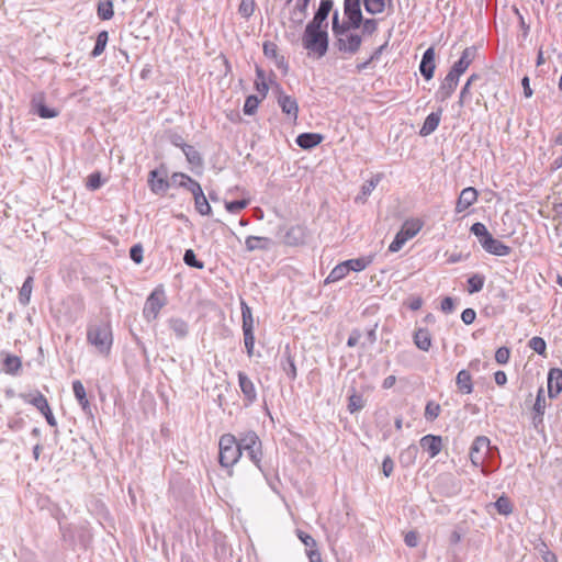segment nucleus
Here are the masks:
<instances>
[{
  "label": "nucleus",
  "mask_w": 562,
  "mask_h": 562,
  "mask_svg": "<svg viewBox=\"0 0 562 562\" xmlns=\"http://www.w3.org/2000/svg\"><path fill=\"white\" fill-rule=\"evenodd\" d=\"M435 68V49L429 47L423 55L419 70L425 79L430 80L434 77Z\"/></svg>",
  "instance_id": "16"
},
{
  "label": "nucleus",
  "mask_w": 562,
  "mask_h": 562,
  "mask_svg": "<svg viewBox=\"0 0 562 562\" xmlns=\"http://www.w3.org/2000/svg\"><path fill=\"white\" fill-rule=\"evenodd\" d=\"M114 12H113V4H112V1L110 0H106V1H100L99 4H98V15L102 19V20H109L113 16Z\"/></svg>",
  "instance_id": "41"
},
{
  "label": "nucleus",
  "mask_w": 562,
  "mask_h": 562,
  "mask_svg": "<svg viewBox=\"0 0 562 562\" xmlns=\"http://www.w3.org/2000/svg\"><path fill=\"white\" fill-rule=\"evenodd\" d=\"M380 181L379 176L375 178H371L370 180L366 181L363 186L361 187V192L357 196V201L366 202L367 198L371 194V192L375 189Z\"/></svg>",
  "instance_id": "37"
},
{
  "label": "nucleus",
  "mask_w": 562,
  "mask_h": 562,
  "mask_svg": "<svg viewBox=\"0 0 562 562\" xmlns=\"http://www.w3.org/2000/svg\"><path fill=\"white\" fill-rule=\"evenodd\" d=\"M244 341L248 357H252L255 347L254 333H244Z\"/></svg>",
  "instance_id": "59"
},
{
  "label": "nucleus",
  "mask_w": 562,
  "mask_h": 562,
  "mask_svg": "<svg viewBox=\"0 0 562 562\" xmlns=\"http://www.w3.org/2000/svg\"><path fill=\"white\" fill-rule=\"evenodd\" d=\"M238 382L244 396L252 403L257 397L252 381L244 372H238Z\"/></svg>",
  "instance_id": "23"
},
{
  "label": "nucleus",
  "mask_w": 562,
  "mask_h": 562,
  "mask_svg": "<svg viewBox=\"0 0 562 562\" xmlns=\"http://www.w3.org/2000/svg\"><path fill=\"white\" fill-rule=\"evenodd\" d=\"M351 24L350 26L339 25L338 15L335 13L333 22V32L337 38L336 47L339 52L348 53L350 55L356 54L362 43L361 35L357 32Z\"/></svg>",
  "instance_id": "1"
},
{
  "label": "nucleus",
  "mask_w": 562,
  "mask_h": 562,
  "mask_svg": "<svg viewBox=\"0 0 562 562\" xmlns=\"http://www.w3.org/2000/svg\"><path fill=\"white\" fill-rule=\"evenodd\" d=\"M183 261L190 267H194L198 269L203 268V263L201 261L196 260L195 254L192 249L186 250L184 256H183Z\"/></svg>",
  "instance_id": "54"
},
{
  "label": "nucleus",
  "mask_w": 562,
  "mask_h": 562,
  "mask_svg": "<svg viewBox=\"0 0 562 562\" xmlns=\"http://www.w3.org/2000/svg\"><path fill=\"white\" fill-rule=\"evenodd\" d=\"M169 326L177 338H184L189 333L188 324L181 318H170Z\"/></svg>",
  "instance_id": "32"
},
{
  "label": "nucleus",
  "mask_w": 562,
  "mask_h": 562,
  "mask_svg": "<svg viewBox=\"0 0 562 562\" xmlns=\"http://www.w3.org/2000/svg\"><path fill=\"white\" fill-rule=\"evenodd\" d=\"M302 44L308 54L317 58L325 56L328 49V33L326 27L307 24L302 36Z\"/></svg>",
  "instance_id": "2"
},
{
  "label": "nucleus",
  "mask_w": 562,
  "mask_h": 562,
  "mask_svg": "<svg viewBox=\"0 0 562 562\" xmlns=\"http://www.w3.org/2000/svg\"><path fill=\"white\" fill-rule=\"evenodd\" d=\"M102 184V181H101V177H100V173H91L89 177H88V180H87V187L90 189V190H97L101 187Z\"/></svg>",
  "instance_id": "62"
},
{
  "label": "nucleus",
  "mask_w": 562,
  "mask_h": 562,
  "mask_svg": "<svg viewBox=\"0 0 562 562\" xmlns=\"http://www.w3.org/2000/svg\"><path fill=\"white\" fill-rule=\"evenodd\" d=\"M440 414V405L439 404H436L434 402H428L427 405H426V408H425V417L427 419H435L439 416Z\"/></svg>",
  "instance_id": "53"
},
{
  "label": "nucleus",
  "mask_w": 562,
  "mask_h": 562,
  "mask_svg": "<svg viewBox=\"0 0 562 562\" xmlns=\"http://www.w3.org/2000/svg\"><path fill=\"white\" fill-rule=\"evenodd\" d=\"M166 295L162 288L155 289L147 297L143 314L150 322L157 318L160 310L166 305Z\"/></svg>",
  "instance_id": "7"
},
{
  "label": "nucleus",
  "mask_w": 562,
  "mask_h": 562,
  "mask_svg": "<svg viewBox=\"0 0 562 562\" xmlns=\"http://www.w3.org/2000/svg\"><path fill=\"white\" fill-rule=\"evenodd\" d=\"M241 306V317H243V333H254V317L251 313V308L243 301L240 303Z\"/></svg>",
  "instance_id": "31"
},
{
  "label": "nucleus",
  "mask_w": 562,
  "mask_h": 562,
  "mask_svg": "<svg viewBox=\"0 0 562 562\" xmlns=\"http://www.w3.org/2000/svg\"><path fill=\"white\" fill-rule=\"evenodd\" d=\"M440 120H441V110H439L437 112L430 113L426 117V120H425V122H424V124H423V126H422V128L419 131V134L422 136L430 135L438 127V125L440 123Z\"/></svg>",
  "instance_id": "25"
},
{
  "label": "nucleus",
  "mask_w": 562,
  "mask_h": 562,
  "mask_svg": "<svg viewBox=\"0 0 562 562\" xmlns=\"http://www.w3.org/2000/svg\"><path fill=\"white\" fill-rule=\"evenodd\" d=\"M364 8L371 14L383 12L385 8L384 0H364Z\"/></svg>",
  "instance_id": "45"
},
{
  "label": "nucleus",
  "mask_w": 562,
  "mask_h": 562,
  "mask_svg": "<svg viewBox=\"0 0 562 562\" xmlns=\"http://www.w3.org/2000/svg\"><path fill=\"white\" fill-rule=\"evenodd\" d=\"M307 232L304 226L295 225L288 229L284 243L289 246H299L306 241Z\"/></svg>",
  "instance_id": "12"
},
{
  "label": "nucleus",
  "mask_w": 562,
  "mask_h": 562,
  "mask_svg": "<svg viewBox=\"0 0 562 562\" xmlns=\"http://www.w3.org/2000/svg\"><path fill=\"white\" fill-rule=\"evenodd\" d=\"M106 43H108V32L102 31L99 33V35L97 37V42H95V45H94V48H93L91 55L93 57L100 56L104 52Z\"/></svg>",
  "instance_id": "42"
},
{
  "label": "nucleus",
  "mask_w": 562,
  "mask_h": 562,
  "mask_svg": "<svg viewBox=\"0 0 562 562\" xmlns=\"http://www.w3.org/2000/svg\"><path fill=\"white\" fill-rule=\"evenodd\" d=\"M72 391L75 397L77 398L81 407L86 411L89 407V401L87 398L86 390L81 381L76 380L72 382Z\"/></svg>",
  "instance_id": "33"
},
{
  "label": "nucleus",
  "mask_w": 562,
  "mask_h": 562,
  "mask_svg": "<svg viewBox=\"0 0 562 562\" xmlns=\"http://www.w3.org/2000/svg\"><path fill=\"white\" fill-rule=\"evenodd\" d=\"M170 183L171 186L186 188L191 193L195 190L193 186H200L195 180L181 172L173 173L170 178Z\"/></svg>",
  "instance_id": "26"
},
{
  "label": "nucleus",
  "mask_w": 562,
  "mask_h": 562,
  "mask_svg": "<svg viewBox=\"0 0 562 562\" xmlns=\"http://www.w3.org/2000/svg\"><path fill=\"white\" fill-rule=\"evenodd\" d=\"M247 205H248L247 200H238V201L227 202L225 204V207L229 213H238L239 211L245 209Z\"/></svg>",
  "instance_id": "55"
},
{
  "label": "nucleus",
  "mask_w": 562,
  "mask_h": 562,
  "mask_svg": "<svg viewBox=\"0 0 562 562\" xmlns=\"http://www.w3.org/2000/svg\"><path fill=\"white\" fill-rule=\"evenodd\" d=\"M237 445L239 447L240 453L243 454L245 451L251 462H254L260 469L262 451L261 441L257 434L254 431L240 434L239 439H237Z\"/></svg>",
  "instance_id": "5"
},
{
  "label": "nucleus",
  "mask_w": 562,
  "mask_h": 562,
  "mask_svg": "<svg viewBox=\"0 0 562 562\" xmlns=\"http://www.w3.org/2000/svg\"><path fill=\"white\" fill-rule=\"evenodd\" d=\"M364 407V400L362 395L352 392L349 396L348 409L351 414L359 412Z\"/></svg>",
  "instance_id": "40"
},
{
  "label": "nucleus",
  "mask_w": 562,
  "mask_h": 562,
  "mask_svg": "<svg viewBox=\"0 0 562 562\" xmlns=\"http://www.w3.org/2000/svg\"><path fill=\"white\" fill-rule=\"evenodd\" d=\"M460 75L450 69L445 77L437 95L443 101L451 97L459 82Z\"/></svg>",
  "instance_id": "10"
},
{
  "label": "nucleus",
  "mask_w": 562,
  "mask_h": 562,
  "mask_svg": "<svg viewBox=\"0 0 562 562\" xmlns=\"http://www.w3.org/2000/svg\"><path fill=\"white\" fill-rule=\"evenodd\" d=\"M344 262L347 266L349 272L350 271L359 272V271L364 270L370 265L371 259L356 258V259L346 260Z\"/></svg>",
  "instance_id": "38"
},
{
  "label": "nucleus",
  "mask_w": 562,
  "mask_h": 562,
  "mask_svg": "<svg viewBox=\"0 0 562 562\" xmlns=\"http://www.w3.org/2000/svg\"><path fill=\"white\" fill-rule=\"evenodd\" d=\"M468 283H469V292L471 294L479 292L483 289L484 277H482L480 274H474L471 278H469Z\"/></svg>",
  "instance_id": "47"
},
{
  "label": "nucleus",
  "mask_w": 562,
  "mask_h": 562,
  "mask_svg": "<svg viewBox=\"0 0 562 562\" xmlns=\"http://www.w3.org/2000/svg\"><path fill=\"white\" fill-rule=\"evenodd\" d=\"M259 104V99L256 95H249L244 104V113L248 115H252Z\"/></svg>",
  "instance_id": "50"
},
{
  "label": "nucleus",
  "mask_w": 562,
  "mask_h": 562,
  "mask_svg": "<svg viewBox=\"0 0 562 562\" xmlns=\"http://www.w3.org/2000/svg\"><path fill=\"white\" fill-rule=\"evenodd\" d=\"M323 140V136L316 133H303L297 136L296 143L301 148L310 149L317 146Z\"/></svg>",
  "instance_id": "27"
},
{
  "label": "nucleus",
  "mask_w": 562,
  "mask_h": 562,
  "mask_svg": "<svg viewBox=\"0 0 562 562\" xmlns=\"http://www.w3.org/2000/svg\"><path fill=\"white\" fill-rule=\"evenodd\" d=\"M376 31V21L373 19H368L362 23V33L363 34H372Z\"/></svg>",
  "instance_id": "64"
},
{
  "label": "nucleus",
  "mask_w": 562,
  "mask_h": 562,
  "mask_svg": "<svg viewBox=\"0 0 562 562\" xmlns=\"http://www.w3.org/2000/svg\"><path fill=\"white\" fill-rule=\"evenodd\" d=\"M278 103L281 106L283 113L291 116L294 121L297 119L299 105L294 98L280 93Z\"/></svg>",
  "instance_id": "20"
},
{
  "label": "nucleus",
  "mask_w": 562,
  "mask_h": 562,
  "mask_svg": "<svg viewBox=\"0 0 562 562\" xmlns=\"http://www.w3.org/2000/svg\"><path fill=\"white\" fill-rule=\"evenodd\" d=\"M345 13L349 20V23L355 29H359L362 22L360 0H345Z\"/></svg>",
  "instance_id": "11"
},
{
  "label": "nucleus",
  "mask_w": 562,
  "mask_h": 562,
  "mask_svg": "<svg viewBox=\"0 0 562 562\" xmlns=\"http://www.w3.org/2000/svg\"><path fill=\"white\" fill-rule=\"evenodd\" d=\"M282 368L290 379L294 380L296 378V367L290 355H286L285 362L282 364Z\"/></svg>",
  "instance_id": "52"
},
{
  "label": "nucleus",
  "mask_w": 562,
  "mask_h": 562,
  "mask_svg": "<svg viewBox=\"0 0 562 562\" xmlns=\"http://www.w3.org/2000/svg\"><path fill=\"white\" fill-rule=\"evenodd\" d=\"M32 290H33V278L27 277L19 292V301L22 305H27L30 303Z\"/></svg>",
  "instance_id": "35"
},
{
  "label": "nucleus",
  "mask_w": 562,
  "mask_h": 562,
  "mask_svg": "<svg viewBox=\"0 0 562 562\" xmlns=\"http://www.w3.org/2000/svg\"><path fill=\"white\" fill-rule=\"evenodd\" d=\"M457 385H458V389L461 393L463 394H470L472 393L473 391V385H472V378H471V374L469 371L467 370H461L458 374H457Z\"/></svg>",
  "instance_id": "28"
},
{
  "label": "nucleus",
  "mask_w": 562,
  "mask_h": 562,
  "mask_svg": "<svg viewBox=\"0 0 562 562\" xmlns=\"http://www.w3.org/2000/svg\"><path fill=\"white\" fill-rule=\"evenodd\" d=\"M333 8L331 0H322L321 5L315 13L313 20L308 23L318 27H328L327 16Z\"/></svg>",
  "instance_id": "17"
},
{
  "label": "nucleus",
  "mask_w": 562,
  "mask_h": 562,
  "mask_svg": "<svg viewBox=\"0 0 562 562\" xmlns=\"http://www.w3.org/2000/svg\"><path fill=\"white\" fill-rule=\"evenodd\" d=\"M31 111L42 119H53L58 115V111L56 109L46 106L45 95L43 92H37L32 97Z\"/></svg>",
  "instance_id": "9"
},
{
  "label": "nucleus",
  "mask_w": 562,
  "mask_h": 562,
  "mask_svg": "<svg viewBox=\"0 0 562 562\" xmlns=\"http://www.w3.org/2000/svg\"><path fill=\"white\" fill-rule=\"evenodd\" d=\"M87 339L99 353L108 355L113 341L110 326L106 324L90 326Z\"/></svg>",
  "instance_id": "3"
},
{
  "label": "nucleus",
  "mask_w": 562,
  "mask_h": 562,
  "mask_svg": "<svg viewBox=\"0 0 562 562\" xmlns=\"http://www.w3.org/2000/svg\"><path fill=\"white\" fill-rule=\"evenodd\" d=\"M255 11V0H241L239 4V13L244 18H249Z\"/></svg>",
  "instance_id": "51"
},
{
  "label": "nucleus",
  "mask_w": 562,
  "mask_h": 562,
  "mask_svg": "<svg viewBox=\"0 0 562 562\" xmlns=\"http://www.w3.org/2000/svg\"><path fill=\"white\" fill-rule=\"evenodd\" d=\"M477 200V191L472 188H465L461 191L459 199L456 205V212L461 213L465 211L468 207L473 205Z\"/></svg>",
  "instance_id": "15"
},
{
  "label": "nucleus",
  "mask_w": 562,
  "mask_h": 562,
  "mask_svg": "<svg viewBox=\"0 0 562 562\" xmlns=\"http://www.w3.org/2000/svg\"><path fill=\"white\" fill-rule=\"evenodd\" d=\"M273 241L268 237L248 236L245 240V246L248 251L255 250H269Z\"/></svg>",
  "instance_id": "21"
},
{
  "label": "nucleus",
  "mask_w": 562,
  "mask_h": 562,
  "mask_svg": "<svg viewBox=\"0 0 562 562\" xmlns=\"http://www.w3.org/2000/svg\"><path fill=\"white\" fill-rule=\"evenodd\" d=\"M258 80L256 81V88L261 97L265 98L268 92V85L265 82V78L262 71L260 69L257 70Z\"/></svg>",
  "instance_id": "61"
},
{
  "label": "nucleus",
  "mask_w": 562,
  "mask_h": 562,
  "mask_svg": "<svg viewBox=\"0 0 562 562\" xmlns=\"http://www.w3.org/2000/svg\"><path fill=\"white\" fill-rule=\"evenodd\" d=\"M220 463L224 468H231L237 463L241 457L237 438L232 434H225L220 438Z\"/></svg>",
  "instance_id": "4"
},
{
  "label": "nucleus",
  "mask_w": 562,
  "mask_h": 562,
  "mask_svg": "<svg viewBox=\"0 0 562 562\" xmlns=\"http://www.w3.org/2000/svg\"><path fill=\"white\" fill-rule=\"evenodd\" d=\"M263 53L267 57L273 58L279 68L286 70V64L283 56L278 54V46L274 43L267 42L263 44Z\"/></svg>",
  "instance_id": "30"
},
{
  "label": "nucleus",
  "mask_w": 562,
  "mask_h": 562,
  "mask_svg": "<svg viewBox=\"0 0 562 562\" xmlns=\"http://www.w3.org/2000/svg\"><path fill=\"white\" fill-rule=\"evenodd\" d=\"M418 452V448L416 446H409L407 449H405L401 454L402 461H407V463H412Z\"/></svg>",
  "instance_id": "58"
},
{
  "label": "nucleus",
  "mask_w": 562,
  "mask_h": 562,
  "mask_svg": "<svg viewBox=\"0 0 562 562\" xmlns=\"http://www.w3.org/2000/svg\"><path fill=\"white\" fill-rule=\"evenodd\" d=\"M476 48L474 46L467 47L460 57V59L454 63L451 70L459 74L460 76L467 71L469 66L475 59Z\"/></svg>",
  "instance_id": "13"
},
{
  "label": "nucleus",
  "mask_w": 562,
  "mask_h": 562,
  "mask_svg": "<svg viewBox=\"0 0 562 562\" xmlns=\"http://www.w3.org/2000/svg\"><path fill=\"white\" fill-rule=\"evenodd\" d=\"M414 342L423 351H428L431 346V336L427 329L420 328L415 331Z\"/></svg>",
  "instance_id": "29"
},
{
  "label": "nucleus",
  "mask_w": 562,
  "mask_h": 562,
  "mask_svg": "<svg viewBox=\"0 0 562 562\" xmlns=\"http://www.w3.org/2000/svg\"><path fill=\"white\" fill-rule=\"evenodd\" d=\"M21 359L16 356L7 355L3 361V371L9 374H14L21 368Z\"/></svg>",
  "instance_id": "36"
},
{
  "label": "nucleus",
  "mask_w": 562,
  "mask_h": 562,
  "mask_svg": "<svg viewBox=\"0 0 562 562\" xmlns=\"http://www.w3.org/2000/svg\"><path fill=\"white\" fill-rule=\"evenodd\" d=\"M529 347L539 355H544L547 344L541 337H532L529 340Z\"/></svg>",
  "instance_id": "49"
},
{
  "label": "nucleus",
  "mask_w": 562,
  "mask_h": 562,
  "mask_svg": "<svg viewBox=\"0 0 562 562\" xmlns=\"http://www.w3.org/2000/svg\"><path fill=\"white\" fill-rule=\"evenodd\" d=\"M471 233L474 234L477 238L480 244L482 245V240H486L487 237L491 236V233L487 231L486 226L483 223H474L471 226Z\"/></svg>",
  "instance_id": "43"
},
{
  "label": "nucleus",
  "mask_w": 562,
  "mask_h": 562,
  "mask_svg": "<svg viewBox=\"0 0 562 562\" xmlns=\"http://www.w3.org/2000/svg\"><path fill=\"white\" fill-rule=\"evenodd\" d=\"M562 391V370L554 368L548 374V392L550 397L559 395Z\"/></svg>",
  "instance_id": "19"
},
{
  "label": "nucleus",
  "mask_w": 562,
  "mask_h": 562,
  "mask_svg": "<svg viewBox=\"0 0 562 562\" xmlns=\"http://www.w3.org/2000/svg\"><path fill=\"white\" fill-rule=\"evenodd\" d=\"M495 507L497 509V512L502 515H505V516H508L509 514H512L513 512V506H512V503L510 501L505 497V496H501L496 502H495Z\"/></svg>",
  "instance_id": "44"
},
{
  "label": "nucleus",
  "mask_w": 562,
  "mask_h": 562,
  "mask_svg": "<svg viewBox=\"0 0 562 562\" xmlns=\"http://www.w3.org/2000/svg\"><path fill=\"white\" fill-rule=\"evenodd\" d=\"M297 537L304 543V546L307 548V551L308 550H317L316 541L312 536H310L301 530H297Z\"/></svg>",
  "instance_id": "56"
},
{
  "label": "nucleus",
  "mask_w": 562,
  "mask_h": 562,
  "mask_svg": "<svg viewBox=\"0 0 562 562\" xmlns=\"http://www.w3.org/2000/svg\"><path fill=\"white\" fill-rule=\"evenodd\" d=\"M130 256H131V259L135 263H137V265L142 263V261H143V247L139 244L134 245L131 248V250H130Z\"/></svg>",
  "instance_id": "60"
},
{
  "label": "nucleus",
  "mask_w": 562,
  "mask_h": 562,
  "mask_svg": "<svg viewBox=\"0 0 562 562\" xmlns=\"http://www.w3.org/2000/svg\"><path fill=\"white\" fill-rule=\"evenodd\" d=\"M193 187L195 188V190L192 192V194L194 198V204H195L196 211L201 215H210L212 209L203 193L201 186H193Z\"/></svg>",
  "instance_id": "22"
},
{
  "label": "nucleus",
  "mask_w": 562,
  "mask_h": 562,
  "mask_svg": "<svg viewBox=\"0 0 562 562\" xmlns=\"http://www.w3.org/2000/svg\"><path fill=\"white\" fill-rule=\"evenodd\" d=\"M475 311L472 308H465L461 314V319L465 325H470L475 319Z\"/></svg>",
  "instance_id": "63"
},
{
  "label": "nucleus",
  "mask_w": 562,
  "mask_h": 562,
  "mask_svg": "<svg viewBox=\"0 0 562 562\" xmlns=\"http://www.w3.org/2000/svg\"><path fill=\"white\" fill-rule=\"evenodd\" d=\"M510 356V351L506 347H501L495 352V360L499 364H505L508 362Z\"/></svg>",
  "instance_id": "57"
},
{
  "label": "nucleus",
  "mask_w": 562,
  "mask_h": 562,
  "mask_svg": "<svg viewBox=\"0 0 562 562\" xmlns=\"http://www.w3.org/2000/svg\"><path fill=\"white\" fill-rule=\"evenodd\" d=\"M182 150L188 159V161L191 165L201 166L202 165V158L199 154V151L190 145H182Z\"/></svg>",
  "instance_id": "39"
},
{
  "label": "nucleus",
  "mask_w": 562,
  "mask_h": 562,
  "mask_svg": "<svg viewBox=\"0 0 562 562\" xmlns=\"http://www.w3.org/2000/svg\"><path fill=\"white\" fill-rule=\"evenodd\" d=\"M149 187L155 193H164L171 186L170 180L167 181L164 177H158L157 170H151L149 172Z\"/></svg>",
  "instance_id": "24"
},
{
  "label": "nucleus",
  "mask_w": 562,
  "mask_h": 562,
  "mask_svg": "<svg viewBox=\"0 0 562 562\" xmlns=\"http://www.w3.org/2000/svg\"><path fill=\"white\" fill-rule=\"evenodd\" d=\"M29 403L34 405L41 413L44 411H48V402L45 398V396L41 393L34 394L30 400Z\"/></svg>",
  "instance_id": "46"
},
{
  "label": "nucleus",
  "mask_w": 562,
  "mask_h": 562,
  "mask_svg": "<svg viewBox=\"0 0 562 562\" xmlns=\"http://www.w3.org/2000/svg\"><path fill=\"white\" fill-rule=\"evenodd\" d=\"M420 228L422 224L419 221H406L396 234L394 240L390 244L389 250L391 252H397L407 240L417 235Z\"/></svg>",
  "instance_id": "6"
},
{
  "label": "nucleus",
  "mask_w": 562,
  "mask_h": 562,
  "mask_svg": "<svg viewBox=\"0 0 562 562\" xmlns=\"http://www.w3.org/2000/svg\"><path fill=\"white\" fill-rule=\"evenodd\" d=\"M349 273L345 262L337 265L325 279V283H334L344 279Z\"/></svg>",
  "instance_id": "34"
},
{
  "label": "nucleus",
  "mask_w": 562,
  "mask_h": 562,
  "mask_svg": "<svg viewBox=\"0 0 562 562\" xmlns=\"http://www.w3.org/2000/svg\"><path fill=\"white\" fill-rule=\"evenodd\" d=\"M487 252L495 256H507L510 252V248L503 244L501 240L495 239L492 235L486 240H482L481 245Z\"/></svg>",
  "instance_id": "18"
},
{
  "label": "nucleus",
  "mask_w": 562,
  "mask_h": 562,
  "mask_svg": "<svg viewBox=\"0 0 562 562\" xmlns=\"http://www.w3.org/2000/svg\"><path fill=\"white\" fill-rule=\"evenodd\" d=\"M490 439L485 436H479L473 441L470 449V459L473 465L477 467L490 451Z\"/></svg>",
  "instance_id": "8"
},
{
  "label": "nucleus",
  "mask_w": 562,
  "mask_h": 562,
  "mask_svg": "<svg viewBox=\"0 0 562 562\" xmlns=\"http://www.w3.org/2000/svg\"><path fill=\"white\" fill-rule=\"evenodd\" d=\"M479 78H480V76H479V75H476V74H473V75H471V76L469 77V79L467 80V82H465V85H464V87L462 88L461 93H460V98H459V104H460V105H463V104H464V102H465V100H467V98H468V95H469V93H470V91H469L470 86H471L473 82H475Z\"/></svg>",
  "instance_id": "48"
},
{
  "label": "nucleus",
  "mask_w": 562,
  "mask_h": 562,
  "mask_svg": "<svg viewBox=\"0 0 562 562\" xmlns=\"http://www.w3.org/2000/svg\"><path fill=\"white\" fill-rule=\"evenodd\" d=\"M420 447L428 452L430 458H435L442 449V439L440 436L426 435L420 441Z\"/></svg>",
  "instance_id": "14"
}]
</instances>
